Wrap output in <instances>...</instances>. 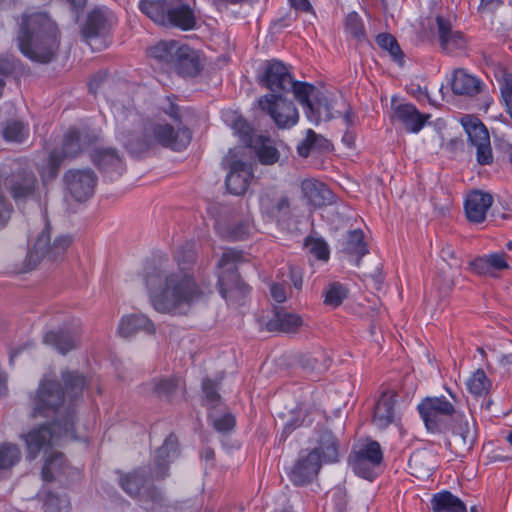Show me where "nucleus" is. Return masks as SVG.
<instances>
[{
    "mask_svg": "<svg viewBox=\"0 0 512 512\" xmlns=\"http://www.w3.org/2000/svg\"><path fill=\"white\" fill-rule=\"evenodd\" d=\"M192 249L178 251L176 267L160 259L146 267L145 284L152 306L161 313L185 315L201 301L204 291L196 282L189 265L195 261Z\"/></svg>",
    "mask_w": 512,
    "mask_h": 512,
    "instance_id": "f257e3e1",
    "label": "nucleus"
},
{
    "mask_svg": "<svg viewBox=\"0 0 512 512\" xmlns=\"http://www.w3.org/2000/svg\"><path fill=\"white\" fill-rule=\"evenodd\" d=\"M31 416L33 418H53V422L43 424L23 435L27 446V458L35 459L39 452L47 451L65 439H75L74 410L66 405L65 393L57 381L42 380L31 396Z\"/></svg>",
    "mask_w": 512,
    "mask_h": 512,
    "instance_id": "f03ea898",
    "label": "nucleus"
},
{
    "mask_svg": "<svg viewBox=\"0 0 512 512\" xmlns=\"http://www.w3.org/2000/svg\"><path fill=\"white\" fill-rule=\"evenodd\" d=\"M17 40L22 54L39 63H49L59 48L57 27L45 13L24 14Z\"/></svg>",
    "mask_w": 512,
    "mask_h": 512,
    "instance_id": "7ed1b4c3",
    "label": "nucleus"
},
{
    "mask_svg": "<svg viewBox=\"0 0 512 512\" xmlns=\"http://www.w3.org/2000/svg\"><path fill=\"white\" fill-rule=\"evenodd\" d=\"M123 137L126 148L132 153L143 152L154 145H161L175 151L185 149L191 139L192 133L185 126H178L175 130L173 126L167 123L144 124L142 129V137H138L134 132L126 130L123 123Z\"/></svg>",
    "mask_w": 512,
    "mask_h": 512,
    "instance_id": "20e7f679",
    "label": "nucleus"
},
{
    "mask_svg": "<svg viewBox=\"0 0 512 512\" xmlns=\"http://www.w3.org/2000/svg\"><path fill=\"white\" fill-rule=\"evenodd\" d=\"M241 251L227 249L218 261L220 294L226 300H238L249 292V287L237 273V264L242 260Z\"/></svg>",
    "mask_w": 512,
    "mask_h": 512,
    "instance_id": "39448f33",
    "label": "nucleus"
},
{
    "mask_svg": "<svg viewBox=\"0 0 512 512\" xmlns=\"http://www.w3.org/2000/svg\"><path fill=\"white\" fill-rule=\"evenodd\" d=\"M91 142L87 135H82L77 130H70L63 138L61 151L53 150L46 166L38 169L42 180L46 182L54 179L63 160L76 158Z\"/></svg>",
    "mask_w": 512,
    "mask_h": 512,
    "instance_id": "423d86ee",
    "label": "nucleus"
},
{
    "mask_svg": "<svg viewBox=\"0 0 512 512\" xmlns=\"http://www.w3.org/2000/svg\"><path fill=\"white\" fill-rule=\"evenodd\" d=\"M231 127L243 144L255 150L260 163L273 165L279 160L280 153L273 140L263 135L255 136L253 128L241 116L234 117Z\"/></svg>",
    "mask_w": 512,
    "mask_h": 512,
    "instance_id": "0eeeda50",
    "label": "nucleus"
},
{
    "mask_svg": "<svg viewBox=\"0 0 512 512\" xmlns=\"http://www.w3.org/2000/svg\"><path fill=\"white\" fill-rule=\"evenodd\" d=\"M418 412L429 432L442 433L448 429L449 420L454 419L456 409L444 396L426 397L418 404Z\"/></svg>",
    "mask_w": 512,
    "mask_h": 512,
    "instance_id": "6e6552de",
    "label": "nucleus"
},
{
    "mask_svg": "<svg viewBox=\"0 0 512 512\" xmlns=\"http://www.w3.org/2000/svg\"><path fill=\"white\" fill-rule=\"evenodd\" d=\"M72 240L69 236H58L54 239L53 243L50 241V226L47 221L44 223V228L39 233L34 242L33 248L27 255V268L33 269L42 259L47 258L50 261L61 259Z\"/></svg>",
    "mask_w": 512,
    "mask_h": 512,
    "instance_id": "1a4fd4ad",
    "label": "nucleus"
},
{
    "mask_svg": "<svg viewBox=\"0 0 512 512\" xmlns=\"http://www.w3.org/2000/svg\"><path fill=\"white\" fill-rule=\"evenodd\" d=\"M258 104L279 129H290L298 123V110L285 95L266 94L259 98Z\"/></svg>",
    "mask_w": 512,
    "mask_h": 512,
    "instance_id": "9d476101",
    "label": "nucleus"
},
{
    "mask_svg": "<svg viewBox=\"0 0 512 512\" xmlns=\"http://www.w3.org/2000/svg\"><path fill=\"white\" fill-rule=\"evenodd\" d=\"M383 460V453L377 441H369L353 451L349 456V463L355 474L372 480L376 476V468Z\"/></svg>",
    "mask_w": 512,
    "mask_h": 512,
    "instance_id": "9b49d317",
    "label": "nucleus"
},
{
    "mask_svg": "<svg viewBox=\"0 0 512 512\" xmlns=\"http://www.w3.org/2000/svg\"><path fill=\"white\" fill-rule=\"evenodd\" d=\"M4 187L16 204L25 203L36 198L39 184L32 171H13L4 179Z\"/></svg>",
    "mask_w": 512,
    "mask_h": 512,
    "instance_id": "f8f14e48",
    "label": "nucleus"
},
{
    "mask_svg": "<svg viewBox=\"0 0 512 512\" xmlns=\"http://www.w3.org/2000/svg\"><path fill=\"white\" fill-rule=\"evenodd\" d=\"M63 181L71 197L83 202L89 199L97 183V176L91 169H70L65 172Z\"/></svg>",
    "mask_w": 512,
    "mask_h": 512,
    "instance_id": "ddd939ff",
    "label": "nucleus"
},
{
    "mask_svg": "<svg viewBox=\"0 0 512 512\" xmlns=\"http://www.w3.org/2000/svg\"><path fill=\"white\" fill-rule=\"evenodd\" d=\"M292 79L288 67L274 59L265 63L258 82L262 87L269 89L271 94L286 95L288 88L292 87Z\"/></svg>",
    "mask_w": 512,
    "mask_h": 512,
    "instance_id": "4468645a",
    "label": "nucleus"
},
{
    "mask_svg": "<svg viewBox=\"0 0 512 512\" xmlns=\"http://www.w3.org/2000/svg\"><path fill=\"white\" fill-rule=\"evenodd\" d=\"M302 199L306 205L321 208L335 202V195L322 181L315 178H306L300 182Z\"/></svg>",
    "mask_w": 512,
    "mask_h": 512,
    "instance_id": "2eb2a0df",
    "label": "nucleus"
},
{
    "mask_svg": "<svg viewBox=\"0 0 512 512\" xmlns=\"http://www.w3.org/2000/svg\"><path fill=\"white\" fill-rule=\"evenodd\" d=\"M321 462L317 451L311 450L306 455H301L289 473L290 480L296 486L310 483L317 476Z\"/></svg>",
    "mask_w": 512,
    "mask_h": 512,
    "instance_id": "dca6fc26",
    "label": "nucleus"
},
{
    "mask_svg": "<svg viewBox=\"0 0 512 512\" xmlns=\"http://www.w3.org/2000/svg\"><path fill=\"white\" fill-rule=\"evenodd\" d=\"M178 456V439L170 434L161 447L156 450L153 466L150 469V478L163 479L168 475L169 463Z\"/></svg>",
    "mask_w": 512,
    "mask_h": 512,
    "instance_id": "f3484780",
    "label": "nucleus"
},
{
    "mask_svg": "<svg viewBox=\"0 0 512 512\" xmlns=\"http://www.w3.org/2000/svg\"><path fill=\"white\" fill-rule=\"evenodd\" d=\"M435 21L438 40L443 51L453 53L466 48L467 39L465 35L461 31L453 29L449 20L437 16Z\"/></svg>",
    "mask_w": 512,
    "mask_h": 512,
    "instance_id": "a211bd4d",
    "label": "nucleus"
},
{
    "mask_svg": "<svg viewBox=\"0 0 512 512\" xmlns=\"http://www.w3.org/2000/svg\"><path fill=\"white\" fill-rule=\"evenodd\" d=\"M430 117V114L421 113L415 105L410 103L393 106V118L409 133L420 132Z\"/></svg>",
    "mask_w": 512,
    "mask_h": 512,
    "instance_id": "6ab92c4d",
    "label": "nucleus"
},
{
    "mask_svg": "<svg viewBox=\"0 0 512 512\" xmlns=\"http://www.w3.org/2000/svg\"><path fill=\"white\" fill-rule=\"evenodd\" d=\"M111 15L102 8L93 9L87 16L86 22L82 27V36L86 42L98 38L109 30L111 26Z\"/></svg>",
    "mask_w": 512,
    "mask_h": 512,
    "instance_id": "aec40b11",
    "label": "nucleus"
},
{
    "mask_svg": "<svg viewBox=\"0 0 512 512\" xmlns=\"http://www.w3.org/2000/svg\"><path fill=\"white\" fill-rule=\"evenodd\" d=\"M251 178V165L237 160L231 163L225 184L231 194L242 195L246 192Z\"/></svg>",
    "mask_w": 512,
    "mask_h": 512,
    "instance_id": "412c9836",
    "label": "nucleus"
},
{
    "mask_svg": "<svg viewBox=\"0 0 512 512\" xmlns=\"http://www.w3.org/2000/svg\"><path fill=\"white\" fill-rule=\"evenodd\" d=\"M172 69L182 77L197 76L202 69L197 51L187 45H182L175 57Z\"/></svg>",
    "mask_w": 512,
    "mask_h": 512,
    "instance_id": "4be33fe9",
    "label": "nucleus"
},
{
    "mask_svg": "<svg viewBox=\"0 0 512 512\" xmlns=\"http://www.w3.org/2000/svg\"><path fill=\"white\" fill-rule=\"evenodd\" d=\"M492 203L493 198L490 194L481 191L471 192L464 205L467 219L473 223L483 222Z\"/></svg>",
    "mask_w": 512,
    "mask_h": 512,
    "instance_id": "5701e85b",
    "label": "nucleus"
},
{
    "mask_svg": "<svg viewBox=\"0 0 512 512\" xmlns=\"http://www.w3.org/2000/svg\"><path fill=\"white\" fill-rule=\"evenodd\" d=\"M396 393L393 391L383 392L375 404L373 423L379 429H385L395 421L396 418Z\"/></svg>",
    "mask_w": 512,
    "mask_h": 512,
    "instance_id": "b1692460",
    "label": "nucleus"
},
{
    "mask_svg": "<svg viewBox=\"0 0 512 512\" xmlns=\"http://www.w3.org/2000/svg\"><path fill=\"white\" fill-rule=\"evenodd\" d=\"M79 340V335L76 332L67 329L51 330L43 336V343L52 346L61 354L75 349Z\"/></svg>",
    "mask_w": 512,
    "mask_h": 512,
    "instance_id": "393cba45",
    "label": "nucleus"
},
{
    "mask_svg": "<svg viewBox=\"0 0 512 512\" xmlns=\"http://www.w3.org/2000/svg\"><path fill=\"white\" fill-rule=\"evenodd\" d=\"M166 26L177 27L183 31L194 29L196 16L193 9L188 4H175L171 1Z\"/></svg>",
    "mask_w": 512,
    "mask_h": 512,
    "instance_id": "a878e982",
    "label": "nucleus"
},
{
    "mask_svg": "<svg viewBox=\"0 0 512 512\" xmlns=\"http://www.w3.org/2000/svg\"><path fill=\"white\" fill-rule=\"evenodd\" d=\"M302 325L303 319L300 315L288 312L283 308H275L273 317L267 323V328L269 331L294 333Z\"/></svg>",
    "mask_w": 512,
    "mask_h": 512,
    "instance_id": "bb28decb",
    "label": "nucleus"
},
{
    "mask_svg": "<svg viewBox=\"0 0 512 512\" xmlns=\"http://www.w3.org/2000/svg\"><path fill=\"white\" fill-rule=\"evenodd\" d=\"M94 164L111 177L120 176L124 171L122 159L114 149H100L93 154Z\"/></svg>",
    "mask_w": 512,
    "mask_h": 512,
    "instance_id": "cd10ccee",
    "label": "nucleus"
},
{
    "mask_svg": "<svg viewBox=\"0 0 512 512\" xmlns=\"http://www.w3.org/2000/svg\"><path fill=\"white\" fill-rule=\"evenodd\" d=\"M139 331L147 334L155 333V326L149 318L143 314H132L124 316L119 324L118 332L120 336L129 338Z\"/></svg>",
    "mask_w": 512,
    "mask_h": 512,
    "instance_id": "c85d7f7f",
    "label": "nucleus"
},
{
    "mask_svg": "<svg viewBox=\"0 0 512 512\" xmlns=\"http://www.w3.org/2000/svg\"><path fill=\"white\" fill-rule=\"evenodd\" d=\"M341 252L355 258V264L359 265L361 258L369 252L361 229L351 230L347 233L341 242Z\"/></svg>",
    "mask_w": 512,
    "mask_h": 512,
    "instance_id": "c756f323",
    "label": "nucleus"
},
{
    "mask_svg": "<svg viewBox=\"0 0 512 512\" xmlns=\"http://www.w3.org/2000/svg\"><path fill=\"white\" fill-rule=\"evenodd\" d=\"M453 420L455 424L452 432L455 444L463 450H470L476 439L474 423H470L469 419L463 415H458Z\"/></svg>",
    "mask_w": 512,
    "mask_h": 512,
    "instance_id": "7c9ffc66",
    "label": "nucleus"
},
{
    "mask_svg": "<svg viewBox=\"0 0 512 512\" xmlns=\"http://www.w3.org/2000/svg\"><path fill=\"white\" fill-rule=\"evenodd\" d=\"M481 86L482 83L479 79L467 74L463 69L454 71L451 82L454 94L472 97L480 93Z\"/></svg>",
    "mask_w": 512,
    "mask_h": 512,
    "instance_id": "2f4dec72",
    "label": "nucleus"
},
{
    "mask_svg": "<svg viewBox=\"0 0 512 512\" xmlns=\"http://www.w3.org/2000/svg\"><path fill=\"white\" fill-rule=\"evenodd\" d=\"M171 0H141L139 9L157 24L166 26Z\"/></svg>",
    "mask_w": 512,
    "mask_h": 512,
    "instance_id": "473e14b6",
    "label": "nucleus"
},
{
    "mask_svg": "<svg viewBox=\"0 0 512 512\" xmlns=\"http://www.w3.org/2000/svg\"><path fill=\"white\" fill-rule=\"evenodd\" d=\"M312 451H317L320 459L324 462H337L339 458V442L329 430L321 432L318 446Z\"/></svg>",
    "mask_w": 512,
    "mask_h": 512,
    "instance_id": "72a5a7b5",
    "label": "nucleus"
},
{
    "mask_svg": "<svg viewBox=\"0 0 512 512\" xmlns=\"http://www.w3.org/2000/svg\"><path fill=\"white\" fill-rule=\"evenodd\" d=\"M431 506L434 512H466L464 502L449 491H442L432 496Z\"/></svg>",
    "mask_w": 512,
    "mask_h": 512,
    "instance_id": "f704fd0d",
    "label": "nucleus"
},
{
    "mask_svg": "<svg viewBox=\"0 0 512 512\" xmlns=\"http://www.w3.org/2000/svg\"><path fill=\"white\" fill-rule=\"evenodd\" d=\"M146 482L147 472L144 468H139L133 472L122 474L119 479V485L131 497L138 496Z\"/></svg>",
    "mask_w": 512,
    "mask_h": 512,
    "instance_id": "c9c22d12",
    "label": "nucleus"
},
{
    "mask_svg": "<svg viewBox=\"0 0 512 512\" xmlns=\"http://www.w3.org/2000/svg\"><path fill=\"white\" fill-rule=\"evenodd\" d=\"M305 115L315 125H318L321 120H330L334 117L332 106L323 95L314 97V102L309 105Z\"/></svg>",
    "mask_w": 512,
    "mask_h": 512,
    "instance_id": "e433bc0d",
    "label": "nucleus"
},
{
    "mask_svg": "<svg viewBox=\"0 0 512 512\" xmlns=\"http://www.w3.org/2000/svg\"><path fill=\"white\" fill-rule=\"evenodd\" d=\"M181 46L182 45L173 40L161 41L155 46L151 47L149 53L153 58L167 64L170 68H172L175 57L177 56Z\"/></svg>",
    "mask_w": 512,
    "mask_h": 512,
    "instance_id": "4c0bfd02",
    "label": "nucleus"
},
{
    "mask_svg": "<svg viewBox=\"0 0 512 512\" xmlns=\"http://www.w3.org/2000/svg\"><path fill=\"white\" fill-rule=\"evenodd\" d=\"M462 124L471 145L476 146L479 143L490 141L487 128L477 118L467 116L462 120Z\"/></svg>",
    "mask_w": 512,
    "mask_h": 512,
    "instance_id": "58836bf2",
    "label": "nucleus"
},
{
    "mask_svg": "<svg viewBox=\"0 0 512 512\" xmlns=\"http://www.w3.org/2000/svg\"><path fill=\"white\" fill-rule=\"evenodd\" d=\"M65 460L64 455L60 452L51 453L46 459L42 468V479L45 482H51L57 478V476L65 472Z\"/></svg>",
    "mask_w": 512,
    "mask_h": 512,
    "instance_id": "ea45409f",
    "label": "nucleus"
},
{
    "mask_svg": "<svg viewBox=\"0 0 512 512\" xmlns=\"http://www.w3.org/2000/svg\"><path fill=\"white\" fill-rule=\"evenodd\" d=\"M29 134L28 126L19 120H9L2 126L3 138L8 142H23Z\"/></svg>",
    "mask_w": 512,
    "mask_h": 512,
    "instance_id": "a19ab883",
    "label": "nucleus"
},
{
    "mask_svg": "<svg viewBox=\"0 0 512 512\" xmlns=\"http://www.w3.org/2000/svg\"><path fill=\"white\" fill-rule=\"evenodd\" d=\"M290 92H292L295 99L303 105L305 111L309 109V105H312L314 102V99L311 100V97L314 96L315 92V87L312 84L296 81L293 78L292 87L288 88V93Z\"/></svg>",
    "mask_w": 512,
    "mask_h": 512,
    "instance_id": "79ce46f5",
    "label": "nucleus"
},
{
    "mask_svg": "<svg viewBox=\"0 0 512 512\" xmlns=\"http://www.w3.org/2000/svg\"><path fill=\"white\" fill-rule=\"evenodd\" d=\"M301 365L308 370L322 372L328 369L330 358L323 351L305 354L301 357Z\"/></svg>",
    "mask_w": 512,
    "mask_h": 512,
    "instance_id": "37998d69",
    "label": "nucleus"
},
{
    "mask_svg": "<svg viewBox=\"0 0 512 512\" xmlns=\"http://www.w3.org/2000/svg\"><path fill=\"white\" fill-rule=\"evenodd\" d=\"M62 380L65 384L66 393L72 400L81 395L85 386V379L76 372L66 371L62 373Z\"/></svg>",
    "mask_w": 512,
    "mask_h": 512,
    "instance_id": "c03bdc74",
    "label": "nucleus"
},
{
    "mask_svg": "<svg viewBox=\"0 0 512 512\" xmlns=\"http://www.w3.org/2000/svg\"><path fill=\"white\" fill-rule=\"evenodd\" d=\"M377 44L384 50H387L394 61L403 65V52L394 36L388 33H381L376 37Z\"/></svg>",
    "mask_w": 512,
    "mask_h": 512,
    "instance_id": "a18cd8bd",
    "label": "nucleus"
},
{
    "mask_svg": "<svg viewBox=\"0 0 512 512\" xmlns=\"http://www.w3.org/2000/svg\"><path fill=\"white\" fill-rule=\"evenodd\" d=\"M21 457L17 445L4 443L0 445V470L10 469L19 462Z\"/></svg>",
    "mask_w": 512,
    "mask_h": 512,
    "instance_id": "49530a36",
    "label": "nucleus"
},
{
    "mask_svg": "<svg viewBox=\"0 0 512 512\" xmlns=\"http://www.w3.org/2000/svg\"><path fill=\"white\" fill-rule=\"evenodd\" d=\"M344 27L345 32L357 41L361 42L366 39L364 24L356 12L347 15Z\"/></svg>",
    "mask_w": 512,
    "mask_h": 512,
    "instance_id": "de8ad7c7",
    "label": "nucleus"
},
{
    "mask_svg": "<svg viewBox=\"0 0 512 512\" xmlns=\"http://www.w3.org/2000/svg\"><path fill=\"white\" fill-rule=\"evenodd\" d=\"M467 385L469 391L472 394L481 396L488 393L490 388V381L487 378L485 372L481 369H478L468 380Z\"/></svg>",
    "mask_w": 512,
    "mask_h": 512,
    "instance_id": "09e8293b",
    "label": "nucleus"
},
{
    "mask_svg": "<svg viewBox=\"0 0 512 512\" xmlns=\"http://www.w3.org/2000/svg\"><path fill=\"white\" fill-rule=\"evenodd\" d=\"M324 296L325 304L331 305L333 307H338L347 297V289L342 284L334 282L329 285V287L324 293Z\"/></svg>",
    "mask_w": 512,
    "mask_h": 512,
    "instance_id": "8fccbe9b",
    "label": "nucleus"
},
{
    "mask_svg": "<svg viewBox=\"0 0 512 512\" xmlns=\"http://www.w3.org/2000/svg\"><path fill=\"white\" fill-rule=\"evenodd\" d=\"M305 247L308 252L317 259L326 261L329 258V248L327 243L322 239L307 238Z\"/></svg>",
    "mask_w": 512,
    "mask_h": 512,
    "instance_id": "3c124183",
    "label": "nucleus"
},
{
    "mask_svg": "<svg viewBox=\"0 0 512 512\" xmlns=\"http://www.w3.org/2000/svg\"><path fill=\"white\" fill-rule=\"evenodd\" d=\"M252 227L248 221H241L231 226L225 237L230 241H242L249 237Z\"/></svg>",
    "mask_w": 512,
    "mask_h": 512,
    "instance_id": "603ef678",
    "label": "nucleus"
},
{
    "mask_svg": "<svg viewBox=\"0 0 512 512\" xmlns=\"http://www.w3.org/2000/svg\"><path fill=\"white\" fill-rule=\"evenodd\" d=\"M318 140H320V136L316 134L312 129H308L306 138L302 140L297 146L298 154L303 158L308 157L311 150L318 145Z\"/></svg>",
    "mask_w": 512,
    "mask_h": 512,
    "instance_id": "864d4df0",
    "label": "nucleus"
},
{
    "mask_svg": "<svg viewBox=\"0 0 512 512\" xmlns=\"http://www.w3.org/2000/svg\"><path fill=\"white\" fill-rule=\"evenodd\" d=\"M68 502L53 494H48L44 502L45 512H68Z\"/></svg>",
    "mask_w": 512,
    "mask_h": 512,
    "instance_id": "5fc2aeb1",
    "label": "nucleus"
},
{
    "mask_svg": "<svg viewBox=\"0 0 512 512\" xmlns=\"http://www.w3.org/2000/svg\"><path fill=\"white\" fill-rule=\"evenodd\" d=\"M475 147L477 162L480 165H489L493 162V153L490 141L479 143Z\"/></svg>",
    "mask_w": 512,
    "mask_h": 512,
    "instance_id": "6e6d98bb",
    "label": "nucleus"
},
{
    "mask_svg": "<svg viewBox=\"0 0 512 512\" xmlns=\"http://www.w3.org/2000/svg\"><path fill=\"white\" fill-rule=\"evenodd\" d=\"M235 423V417L231 413H225L220 417L213 419V426L220 433L231 431L234 428Z\"/></svg>",
    "mask_w": 512,
    "mask_h": 512,
    "instance_id": "4d7b16f0",
    "label": "nucleus"
},
{
    "mask_svg": "<svg viewBox=\"0 0 512 512\" xmlns=\"http://www.w3.org/2000/svg\"><path fill=\"white\" fill-rule=\"evenodd\" d=\"M202 390L205 395L206 401L209 404H214L220 400L218 393L217 383L209 378H205L202 381Z\"/></svg>",
    "mask_w": 512,
    "mask_h": 512,
    "instance_id": "13d9d810",
    "label": "nucleus"
},
{
    "mask_svg": "<svg viewBox=\"0 0 512 512\" xmlns=\"http://www.w3.org/2000/svg\"><path fill=\"white\" fill-rule=\"evenodd\" d=\"M154 392L159 397H169L176 389V381L174 379H161L154 384Z\"/></svg>",
    "mask_w": 512,
    "mask_h": 512,
    "instance_id": "bf43d9fd",
    "label": "nucleus"
},
{
    "mask_svg": "<svg viewBox=\"0 0 512 512\" xmlns=\"http://www.w3.org/2000/svg\"><path fill=\"white\" fill-rule=\"evenodd\" d=\"M501 93L506 103L508 113L512 118V73H506L501 85Z\"/></svg>",
    "mask_w": 512,
    "mask_h": 512,
    "instance_id": "052dcab7",
    "label": "nucleus"
},
{
    "mask_svg": "<svg viewBox=\"0 0 512 512\" xmlns=\"http://www.w3.org/2000/svg\"><path fill=\"white\" fill-rule=\"evenodd\" d=\"M441 258L451 267L460 268L462 261L457 257L455 249L450 244L442 247L440 252Z\"/></svg>",
    "mask_w": 512,
    "mask_h": 512,
    "instance_id": "680f3d73",
    "label": "nucleus"
},
{
    "mask_svg": "<svg viewBox=\"0 0 512 512\" xmlns=\"http://www.w3.org/2000/svg\"><path fill=\"white\" fill-rule=\"evenodd\" d=\"M287 275L293 287L300 291L303 285V270L294 265L287 266Z\"/></svg>",
    "mask_w": 512,
    "mask_h": 512,
    "instance_id": "e2e57ef3",
    "label": "nucleus"
},
{
    "mask_svg": "<svg viewBox=\"0 0 512 512\" xmlns=\"http://www.w3.org/2000/svg\"><path fill=\"white\" fill-rule=\"evenodd\" d=\"M285 282L286 280H283L282 283L275 282L270 287L271 296L278 303H283L287 299Z\"/></svg>",
    "mask_w": 512,
    "mask_h": 512,
    "instance_id": "0e129e2a",
    "label": "nucleus"
},
{
    "mask_svg": "<svg viewBox=\"0 0 512 512\" xmlns=\"http://www.w3.org/2000/svg\"><path fill=\"white\" fill-rule=\"evenodd\" d=\"M487 259L489 262L490 270H503L509 267L504 253L490 254L489 256H487Z\"/></svg>",
    "mask_w": 512,
    "mask_h": 512,
    "instance_id": "69168bd1",
    "label": "nucleus"
},
{
    "mask_svg": "<svg viewBox=\"0 0 512 512\" xmlns=\"http://www.w3.org/2000/svg\"><path fill=\"white\" fill-rule=\"evenodd\" d=\"M470 265H471L473 271L480 275L488 274L491 271L490 267H489V262H488L487 256L479 257V258L475 259L474 261H472L470 263Z\"/></svg>",
    "mask_w": 512,
    "mask_h": 512,
    "instance_id": "338daca9",
    "label": "nucleus"
},
{
    "mask_svg": "<svg viewBox=\"0 0 512 512\" xmlns=\"http://www.w3.org/2000/svg\"><path fill=\"white\" fill-rule=\"evenodd\" d=\"M168 106L164 108V112L170 116L174 121L181 123L180 107L173 103L169 97H167Z\"/></svg>",
    "mask_w": 512,
    "mask_h": 512,
    "instance_id": "774afa93",
    "label": "nucleus"
}]
</instances>
